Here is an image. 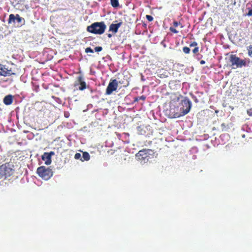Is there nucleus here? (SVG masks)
Returning a JSON list of instances; mask_svg holds the SVG:
<instances>
[{
  "mask_svg": "<svg viewBox=\"0 0 252 252\" xmlns=\"http://www.w3.org/2000/svg\"><path fill=\"white\" fill-rule=\"evenodd\" d=\"M14 166L11 162H7L0 166V184L1 182L12 175L14 172Z\"/></svg>",
  "mask_w": 252,
  "mask_h": 252,
  "instance_id": "1",
  "label": "nucleus"
},
{
  "mask_svg": "<svg viewBox=\"0 0 252 252\" xmlns=\"http://www.w3.org/2000/svg\"><path fill=\"white\" fill-rule=\"evenodd\" d=\"M106 26L103 22H96L88 26L87 31L94 34H101L106 30Z\"/></svg>",
  "mask_w": 252,
  "mask_h": 252,
  "instance_id": "2",
  "label": "nucleus"
},
{
  "mask_svg": "<svg viewBox=\"0 0 252 252\" xmlns=\"http://www.w3.org/2000/svg\"><path fill=\"white\" fill-rule=\"evenodd\" d=\"M228 60V62L230 63L229 66L231 67L232 69L241 68L243 66H246L247 65L246 60L241 59L236 55H230Z\"/></svg>",
  "mask_w": 252,
  "mask_h": 252,
  "instance_id": "3",
  "label": "nucleus"
},
{
  "mask_svg": "<svg viewBox=\"0 0 252 252\" xmlns=\"http://www.w3.org/2000/svg\"><path fill=\"white\" fill-rule=\"evenodd\" d=\"M8 23L15 27H21L25 24V20L18 14H11L9 16Z\"/></svg>",
  "mask_w": 252,
  "mask_h": 252,
  "instance_id": "4",
  "label": "nucleus"
},
{
  "mask_svg": "<svg viewBox=\"0 0 252 252\" xmlns=\"http://www.w3.org/2000/svg\"><path fill=\"white\" fill-rule=\"evenodd\" d=\"M37 173L41 178L45 180H49L53 175L51 169L44 166H40L37 168Z\"/></svg>",
  "mask_w": 252,
  "mask_h": 252,
  "instance_id": "5",
  "label": "nucleus"
},
{
  "mask_svg": "<svg viewBox=\"0 0 252 252\" xmlns=\"http://www.w3.org/2000/svg\"><path fill=\"white\" fill-rule=\"evenodd\" d=\"M182 104L183 105V108H181L182 109V115H185L189 112L192 106L191 102L189 98H185L182 100Z\"/></svg>",
  "mask_w": 252,
  "mask_h": 252,
  "instance_id": "6",
  "label": "nucleus"
},
{
  "mask_svg": "<svg viewBox=\"0 0 252 252\" xmlns=\"http://www.w3.org/2000/svg\"><path fill=\"white\" fill-rule=\"evenodd\" d=\"M118 82L116 79L111 80L106 90V94L110 95L111 94L113 91H116L118 87Z\"/></svg>",
  "mask_w": 252,
  "mask_h": 252,
  "instance_id": "7",
  "label": "nucleus"
},
{
  "mask_svg": "<svg viewBox=\"0 0 252 252\" xmlns=\"http://www.w3.org/2000/svg\"><path fill=\"white\" fill-rule=\"evenodd\" d=\"M14 74L15 73H12L11 69H8V68H6L5 65L0 64V76L5 77L7 76H10L11 75Z\"/></svg>",
  "mask_w": 252,
  "mask_h": 252,
  "instance_id": "8",
  "label": "nucleus"
},
{
  "mask_svg": "<svg viewBox=\"0 0 252 252\" xmlns=\"http://www.w3.org/2000/svg\"><path fill=\"white\" fill-rule=\"evenodd\" d=\"M74 86L75 87L79 86L78 89L81 91H83L86 88V84L83 81V77L81 76L78 77L77 80L75 82Z\"/></svg>",
  "mask_w": 252,
  "mask_h": 252,
  "instance_id": "9",
  "label": "nucleus"
},
{
  "mask_svg": "<svg viewBox=\"0 0 252 252\" xmlns=\"http://www.w3.org/2000/svg\"><path fill=\"white\" fill-rule=\"evenodd\" d=\"M122 25V22H120L116 24L112 23L109 26V31L116 33L117 32L119 28Z\"/></svg>",
  "mask_w": 252,
  "mask_h": 252,
  "instance_id": "10",
  "label": "nucleus"
},
{
  "mask_svg": "<svg viewBox=\"0 0 252 252\" xmlns=\"http://www.w3.org/2000/svg\"><path fill=\"white\" fill-rule=\"evenodd\" d=\"M13 100V95L11 94H8L4 97L3 99V102L5 105H9L12 104Z\"/></svg>",
  "mask_w": 252,
  "mask_h": 252,
  "instance_id": "11",
  "label": "nucleus"
},
{
  "mask_svg": "<svg viewBox=\"0 0 252 252\" xmlns=\"http://www.w3.org/2000/svg\"><path fill=\"white\" fill-rule=\"evenodd\" d=\"M42 159L45 161V164L48 165L51 163V158L49 154H47V153H44L42 156Z\"/></svg>",
  "mask_w": 252,
  "mask_h": 252,
  "instance_id": "12",
  "label": "nucleus"
},
{
  "mask_svg": "<svg viewBox=\"0 0 252 252\" xmlns=\"http://www.w3.org/2000/svg\"><path fill=\"white\" fill-rule=\"evenodd\" d=\"M147 156V154L145 152V151H140L136 155L137 159H142L145 156Z\"/></svg>",
  "mask_w": 252,
  "mask_h": 252,
  "instance_id": "13",
  "label": "nucleus"
},
{
  "mask_svg": "<svg viewBox=\"0 0 252 252\" xmlns=\"http://www.w3.org/2000/svg\"><path fill=\"white\" fill-rule=\"evenodd\" d=\"M82 158H83V159H81V160L82 161H84V160H87H87H89L90 159V156L88 152H84L83 153Z\"/></svg>",
  "mask_w": 252,
  "mask_h": 252,
  "instance_id": "14",
  "label": "nucleus"
},
{
  "mask_svg": "<svg viewBox=\"0 0 252 252\" xmlns=\"http://www.w3.org/2000/svg\"><path fill=\"white\" fill-rule=\"evenodd\" d=\"M111 5L114 7L116 8L119 6V0H110Z\"/></svg>",
  "mask_w": 252,
  "mask_h": 252,
  "instance_id": "15",
  "label": "nucleus"
},
{
  "mask_svg": "<svg viewBox=\"0 0 252 252\" xmlns=\"http://www.w3.org/2000/svg\"><path fill=\"white\" fill-rule=\"evenodd\" d=\"M138 160L140 161L141 164H143L148 161L149 158H147V156H146L144 157V158H142V159Z\"/></svg>",
  "mask_w": 252,
  "mask_h": 252,
  "instance_id": "16",
  "label": "nucleus"
},
{
  "mask_svg": "<svg viewBox=\"0 0 252 252\" xmlns=\"http://www.w3.org/2000/svg\"><path fill=\"white\" fill-rule=\"evenodd\" d=\"M183 51L185 54H189L190 52V49L188 47H184L183 48Z\"/></svg>",
  "mask_w": 252,
  "mask_h": 252,
  "instance_id": "17",
  "label": "nucleus"
},
{
  "mask_svg": "<svg viewBox=\"0 0 252 252\" xmlns=\"http://www.w3.org/2000/svg\"><path fill=\"white\" fill-rule=\"evenodd\" d=\"M85 52L88 53H94V50L91 47H87L85 49Z\"/></svg>",
  "mask_w": 252,
  "mask_h": 252,
  "instance_id": "18",
  "label": "nucleus"
},
{
  "mask_svg": "<svg viewBox=\"0 0 252 252\" xmlns=\"http://www.w3.org/2000/svg\"><path fill=\"white\" fill-rule=\"evenodd\" d=\"M102 50V47L101 46H97L94 48V51L96 52H99Z\"/></svg>",
  "mask_w": 252,
  "mask_h": 252,
  "instance_id": "19",
  "label": "nucleus"
},
{
  "mask_svg": "<svg viewBox=\"0 0 252 252\" xmlns=\"http://www.w3.org/2000/svg\"><path fill=\"white\" fill-rule=\"evenodd\" d=\"M81 157H82V156L80 153H76L74 156V158L76 159H81V158H80Z\"/></svg>",
  "mask_w": 252,
  "mask_h": 252,
  "instance_id": "20",
  "label": "nucleus"
},
{
  "mask_svg": "<svg viewBox=\"0 0 252 252\" xmlns=\"http://www.w3.org/2000/svg\"><path fill=\"white\" fill-rule=\"evenodd\" d=\"M146 19L150 22L152 21L153 20V17L150 15H147L146 16Z\"/></svg>",
  "mask_w": 252,
  "mask_h": 252,
  "instance_id": "21",
  "label": "nucleus"
},
{
  "mask_svg": "<svg viewBox=\"0 0 252 252\" xmlns=\"http://www.w3.org/2000/svg\"><path fill=\"white\" fill-rule=\"evenodd\" d=\"M249 55L250 57H252V46H250L249 49L248 50Z\"/></svg>",
  "mask_w": 252,
  "mask_h": 252,
  "instance_id": "22",
  "label": "nucleus"
},
{
  "mask_svg": "<svg viewBox=\"0 0 252 252\" xmlns=\"http://www.w3.org/2000/svg\"><path fill=\"white\" fill-rule=\"evenodd\" d=\"M170 30L172 32H173L174 33H177L178 32V31H177L175 29H174V28L173 27H170Z\"/></svg>",
  "mask_w": 252,
  "mask_h": 252,
  "instance_id": "23",
  "label": "nucleus"
},
{
  "mask_svg": "<svg viewBox=\"0 0 252 252\" xmlns=\"http://www.w3.org/2000/svg\"><path fill=\"white\" fill-rule=\"evenodd\" d=\"M198 47H195L192 50V52L194 53V54H196V53H197L198 52Z\"/></svg>",
  "mask_w": 252,
  "mask_h": 252,
  "instance_id": "24",
  "label": "nucleus"
},
{
  "mask_svg": "<svg viewBox=\"0 0 252 252\" xmlns=\"http://www.w3.org/2000/svg\"><path fill=\"white\" fill-rule=\"evenodd\" d=\"M247 113L249 116H252V109L248 110Z\"/></svg>",
  "mask_w": 252,
  "mask_h": 252,
  "instance_id": "25",
  "label": "nucleus"
},
{
  "mask_svg": "<svg viewBox=\"0 0 252 252\" xmlns=\"http://www.w3.org/2000/svg\"><path fill=\"white\" fill-rule=\"evenodd\" d=\"M197 43L196 42H193L190 44V47H196L197 46Z\"/></svg>",
  "mask_w": 252,
  "mask_h": 252,
  "instance_id": "26",
  "label": "nucleus"
},
{
  "mask_svg": "<svg viewBox=\"0 0 252 252\" xmlns=\"http://www.w3.org/2000/svg\"><path fill=\"white\" fill-rule=\"evenodd\" d=\"M180 23L179 22H178L177 21H174V23H173V25L175 27H177L178 25H180Z\"/></svg>",
  "mask_w": 252,
  "mask_h": 252,
  "instance_id": "27",
  "label": "nucleus"
},
{
  "mask_svg": "<svg viewBox=\"0 0 252 252\" xmlns=\"http://www.w3.org/2000/svg\"><path fill=\"white\" fill-rule=\"evenodd\" d=\"M47 154H49L50 156V158H51L52 156L54 155L55 154L54 152H50V153H47Z\"/></svg>",
  "mask_w": 252,
  "mask_h": 252,
  "instance_id": "28",
  "label": "nucleus"
},
{
  "mask_svg": "<svg viewBox=\"0 0 252 252\" xmlns=\"http://www.w3.org/2000/svg\"><path fill=\"white\" fill-rule=\"evenodd\" d=\"M200 63L201 64H204L205 63V62L204 60H201Z\"/></svg>",
  "mask_w": 252,
  "mask_h": 252,
  "instance_id": "29",
  "label": "nucleus"
},
{
  "mask_svg": "<svg viewBox=\"0 0 252 252\" xmlns=\"http://www.w3.org/2000/svg\"><path fill=\"white\" fill-rule=\"evenodd\" d=\"M194 101L196 103H197L198 102V100L196 97H194Z\"/></svg>",
  "mask_w": 252,
  "mask_h": 252,
  "instance_id": "30",
  "label": "nucleus"
},
{
  "mask_svg": "<svg viewBox=\"0 0 252 252\" xmlns=\"http://www.w3.org/2000/svg\"><path fill=\"white\" fill-rule=\"evenodd\" d=\"M112 35L111 34H110V33L108 34V37L110 38L112 37Z\"/></svg>",
  "mask_w": 252,
  "mask_h": 252,
  "instance_id": "31",
  "label": "nucleus"
},
{
  "mask_svg": "<svg viewBox=\"0 0 252 252\" xmlns=\"http://www.w3.org/2000/svg\"><path fill=\"white\" fill-rule=\"evenodd\" d=\"M181 115H178V114H176V116L174 117L175 118V117H179Z\"/></svg>",
  "mask_w": 252,
  "mask_h": 252,
  "instance_id": "32",
  "label": "nucleus"
},
{
  "mask_svg": "<svg viewBox=\"0 0 252 252\" xmlns=\"http://www.w3.org/2000/svg\"><path fill=\"white\" fill-rule=\"evenodd\" d=\"M221 126L222 127H225V124L224 123L222 124H221Z\"/></svg>",
  "mask_w": 252,
  "mask_h": 252,
  "instance_id": "33",
  "label": "nucleus"
},
{
  "mask_svg": "<svg viewBox=\"0 0 252 252\" xmlns=\"http://www.w3.org/2000/svg\"><path fill=\"white\" fill-rule=\"evenodd\" d=\"M137 128H138V129L139 128H140V126H138V127H137Z\"/></svg>",
  "mask_w": 252,
  "mask_h": 252,
  "instance_id": "34",
  "label": "nucleus"
},
{
  "mask_svg": "<svg viewBox=\"0 0 252 252\" xmlns=\"http://www.w3.org/2000/svg\"><path fill=\"white\" fill-rule=\"evenodd\" d=\"M243 137H245V135L244 134L243 136H242Z\"/></svg>",
  "mask_w": 252,
  "mask_h": 252,
  "instance_id": "35",
  "label": "nucleus"
}]
</instances>
